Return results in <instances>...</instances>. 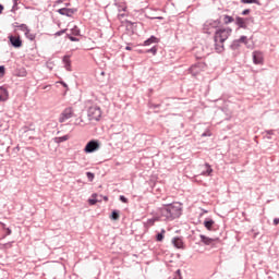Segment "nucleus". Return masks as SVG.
Here are the masks:
<instances>
[{"label":"nucleus","mask_w":279,"mask_h":279,"mask_svg":"<svg viewBox=\"0 0 279 279\" xmlns=\"http://www.w3.org/2000/svg\"><path fill=\"white\" fill-rule=\"evenodd\" d=\"M158 215H160L162 221H173V219H178L182 216V205L181 203L165 205L158 209Z\"/></svg>","instance_id":"obj_1"},{"label":"nucleus","mask_w":279,"mask_h":279,"mask_svg":"<svg viewBox=\"0 0 279 279\" xmlns=\"http://www.w3.org/2000/svg\"><path fill=\"white\" fill-rule=\"evenodd\" d=\"M220 24L221 22H219V20L206 21L203 25L204 34H213V32H217V27H219Z\"/></svg>","instance_id":"obj_2"},{"label":"nucleus","mask_w":279,"mask_h":279,"mask_svg":"<svg viewBox=\"0 0 279 279\" xmlns=\"http://www.w3.org/2000/svg\"><path fill=\"white\" fill-rule=\"evenodd\" d=\"M230 34H232V28L227 27V28H219L216 29L215 37L216 40H219L220 43H226L227 38L230 37Z\"/></svg>","instance_id":"obj_3"},{"label":"nucleus","mask_w":279,"mask_h":279,"mask_svg":"<svg viewBox=\"0 0 279 279\" xmlns=\"http://www.w3.org/2000/svg\"><path fill=\"white\" fill-rule=\"evenodd\" d=\"M87 117L89 121H99L101 119V108L98 106H92L88 108Z\"/></svg>","instance_id":"obj_4"},{"label":"nucleus","mask_w":279,"mask_h":279,"mask_svg":"<svg viewBox=\"0 0 279 279\" xmlns=\"http://www.w3.org/2000/svg\"><path fill=\"white\" fill-rule=\"evenodd\" d=\"M75 117V110L73 107H66L59 117V123H65L69 119H73Z\"/></svg>","instance_id":"obj_5"},{"label":"nucleus","mask_w":279,"mask_h":279,"mask_svg":"<svg viewBox=\"0 0 279 279\" xmlns=\"http://www.w3.org/2000/svg\"><path fill=\"white\" fill-rule=\"evenodd\" d=\"M98 149H99V141L92 140L86 144L84 151H85V154H93L94 151H97Z\"/></svg>","instance_id":"obj_6"},{"label":"nucleus","mask_w":279,"mask_h":279,"mask_svg":"<svg viewBox=\"0 0 279 279\" xmlns=\"http://www.w3.org/2000/svg\"><path fill=\"white\" fill-rule=\"evenodd\" d=\"M250 21H254V19L253 17L236 16L235 17V25H238V27L240 29H247V24L250 23Z\"/></svg>","instance_id":"obj_7"},{"label":"nucleus","mask_w":279,"mask_h":279,"mask_svg":"<svg viewBox=\"0 0 279 279\" xmlns=\"http://www.w3.org/2000/svg\"><path fill=\"white\" fill-rule=\"evenodd\" d=\"M204 69H206V64L204 62H198L190 68V73L195 77V75H199Z\"/></svg>","instance_id":"obj_8"},{"label":"nucleus","mask_w":279,"mask_h":279,"mask_svg":"<svg viewBox=\"0 0 279 279\" xmlns=\"http://www.w3.org/2000/svg\"><path fill=\"white\" fill-rule=\"evenodd\" d=\"M9 40L15 49H21L23 47V40H21V37H16L14 35L9 36Z\"/></svg>","instance_id":"obj_9"},{"label":"nucleus","mask_w":279,"mask_h":279,"mask_svg":"<svg viewBox=\"0 0 279 279\" xmlns=\"http://www.w3.org/2000/svg\"><path fill=\"white\" fill-rule=\"evenodd\" d=\"M253 62H254V64H264L265 57L263 56L262 51H254L253 52Z\"/></svg>","instance_id":"obj_10"},{"label":"nucleus","mask_w":279,"mask_h":279,"mask_svg":"<svg viewBox=\"0 0 279 279\" xmlns=\"http://www.w3.org/2000/svg\"><path fill=\"white\" fill-rule=\"evenodd\" d=\"M172 245L177 247V250H184V241L180 236H175L171 241Z\"/></svg>","instance_id":"obj_11"},{"label":"nucleus","mask_w":279,"mask_h":279,"mask_svg":"<svg viewBox=\"0 0 279 279\" xmlns=\"http://www.w3.org/2000/svg\"><path fill=\"white\" fill-rule=\"evenodd\" d=\"M214 43H215V51L217 53H223V51L226 50V48L223 47V44L226 41H220V40H217L216 37H214Z\"/></svg>","instance_id":"obj_12"},{"label":"nucleus","mask_w":279,"mask_h":279,"mask_svg":"<svg viewBox=\"0 0 279 279\" xmlns=\"http://www.w3.org/2000/svg\"><path fill=\"white\" fill-rule=\"evenodd\" d=\"M213 167H210V163L204 165V170L201 172V175H204L205 178L213 177Z\"/></svg>","instance_id":"obj_13"},{"label":"nucleus","mask_w":279,"mask_h":279,"mask_svg":"<svg viewBox=\"0 0 279 279\" xmlns=\"http://www.w3.org/2000/svg\"><path fill=\"white\" fill-rule=\"evenodd\" d=\"M58 13L61 14V16H73L75 9L62 8L58 10Z\"/></svg>","instance_id":"obj_14"},{"label":"nucleus","mask_w":279,"mask_h":279,"mask_svg":"<svg viewBox=\"0 0 279 279\" xmlns=\"http://www.w3.org/2000/svg\"><path fill=\"white\" fill-rule=\"evenodd\" d=\"M10 94L8 89L3 86L0 87V101H8Z\"/></svg>","instance_id":"obj_15"},{"label":"nucleus","mask_w":279,"mask_h":279,"mask_svg":"<svg viewBox=\"0 0 279 279\" xmlns=\"http://www.w3.org/2000/svg\"><path fill=\"white\" fill-rule=\"evenodd\" d=\"M199 238H201L202 243H204V245H213V243L217 241V240H215L213 238H208L204 234H201Z\"/></svg>","instance_id":"obj_16"},{"label":"nucleus","mask_w":279,"mask_h":279,"mask_svg":"<svg viewBox=\"0 0 279 279\" xmlns=\"http://www.w3.org/2000/svg\"><path fill=\"white\" fill-rule=\"evenodd\" d=\"M156 221H162V218L160 217L158 211H157V216H155L154 218H150L146 221V226L151 227L156 223Z\"/></svg>","instance_id":"obj_17"},{"label":"nucleus","mask_w":279,"mask_h":279,"mask_svg":"<svg viewBox=\"0 0 279 279\" xmlns=\"http://www.w3.org/2000/svg\"><path fill=\"white\" fill-rule=\"evenodd\" d=\"M114 5L118 7L119 12H125L128 10V5L123 1H116Z\"/></svg>","instance_id":"obj_18"},{"label":"nucleus","mask_w":279,"mask_h":279,"mask_svg":"<svg viewBox=\"0 0 279 279\" xmlns=\"http://www.w3.org/2000/svg\"><path fill=\"white\" fill-rule=\"evenodd\" d=\"M63 64H64V69H66L68 71H71V57L70 56L63 57Z\"/></svg>","instance_id":"obj_19"},{"label":"nucleus","mask_w":279,"mask_h":279,"mask_svg":"<svg viewBox=\"0 0 279 279\" xmlns=\"http://www.w3.org/2000/svg\"><path fill=\"white\" fill-rule=\"evenodd\" d=\"M154 43H158V38L156 36H150L144 41V46L149 47V45H154Z\"/></svg>","instance_id":"obj_20"},{"label":"nucleus","mask_w":279,"mask_h":279,"mask_svg":"<svg viewBox=\"0 0 279 279\" xmlns=\"http://www.w3.org/2000/svg\"><path fill=\"white\" fill-rule=\"evenodd\" d=\"M204 226L207 230H213V226H215V220L213 219H206L204 221Z\"/></svg>","instance_id":"obj_21"},{"label":"nucleus","mask_w":279,"mask_h":279,"mask_svg":"<svg viewBox=\"0 0 279 279\" xmlns=\"http://www.w3.org/2000/svg\"><path fill=\"white\" fill-rule=\"evenodd\" d=\"M69 140V135H63L61 137H54V143H57L58 145H60V143H64Z\"/></svg>","instance_id":"obj_22"},{"label":"nucleus","mask_w":279,"mask_h":279,"mask_svg":"<svg viewBox=\"0 0 279 279\" xmlns=\"http://www.w3.org/2000/svg\"><path fill=\"white\" fill-rule=\"evenodd\" d=\"M166 232H167V231H166L165 229H162L161 232L157 233V235H156V241H158L159 243H161V241L165 240V233H166Z\"/></svg>","instance_id":"obj_23"},{"label":"nucleus","mask_w":279,"mask_h":279,"mask_svg":"<svg viewBox=\"0 0 279 279\" xmlns=\"http://www.w3.org/2000/svg\"><path fill=\"white\" fill-rule=\"evenodd\" d=\"M223 23H225V25H230V23H234V17H232L230 15H225Z\"/></svg>","instance_id":"obj_24"},{"label":"nucleus","mask_w":279,"mask_h":279,"mask_svg":"<svg viewBox=\"0 0 279 279\" xmlns=\"http://www.w3.org/2000/svg\"><path fill=\"white\" fill-rule=\"evenodd\" d=\"M0 226H1L2 229L4 230L5 236H10V234H12V229L8 228V227L5 226V223L0 222Z\"/></svg>","instance_id":"obj_25"},{"label":"nucleus","mask_w":279,"mask_h":279,"mask_svg":"<svg viewBox=\"0 0 279 279\" xmlns=\"http://www.w3.org/2000/svg\"><path fill=\"white\" fill-rule=\"evenodd\" d=\"M239 47H241V43L239 41V39L233 40L231 44V49L233 51H236V49H239Z\"/></svg>","instance_id":"obj_26"},{"label":"nucleus","mask_w":279,"mask_h":279,"mask_svg":"<svg viewBox=\"0 0 279 279\" xmlns=\"http://www.w3.org/2000/svg\"><path fill=\"white\" fill-rule=\"evenodd\" d=\"M90 206H95V204H97V202H101V199L97 198V194L93 195V198L88 199Z\"/></svg>","instance_id":"obj_27"},{"label":"nucleus","mask_w":279,"mask_h":279,"mask_svg":"<svg viewBox=\"0 0 279 279\" xmlns=\"http://www.w3.org/2000/svg\"><path fill=\"white\" fill-rule=\"evenodd\" d=\"M110 219H112L113 221H119V210H113L111 213Z\"/></svg>","instance_id":"obj_28"},{"label":"nucleus","mask_w":279,"mask_h":279,"mask_svg":"<svg viewBox=\"0 0 279 279\" xmlns=\"http://www.w3.org/2000/svg\"><path fill=\"white\" fill-rule=\"evenodd\" d=\"M26 38H28V40H35L36 39V35H34L29 29L25 33Z\"/></svg>","instance_id":"obj_29"},{"label":"nucleus","mask_w":279,"mask_h":279,"mask_svg":"<svg viewBox=\"0 0 279 279\" xmlns=\"http://www.w3.org/2000/svg\"><path fill=\"white\" fill-rule=\"evenodd\" d=\"M146 53H153V56H156V53H158V48L154 46L153 48L148 49Z\"/></svg>","instance_id":"obj_30"},{"label":"nucleus","mask_w":279,"mask_h":279,"mask_svg":"<svg viewBox=\"0 0 279 279\" xmlns=\"http://www.w3.org/2000/svg\"><path fill=\"white\" fill-rule=\"evenodd\" d=\"M21 32H24V34L29 29V27L26 26V24H21L17 26Z\"/></svg>","instance_id":"obj_31"},{"label":"nucleus","mask_w":279,"mask_h":279,"mask_svg":"<svg viewBox=\"0 0 279 279\" xmlns=\"http://www.w3.org/2000/svg\"><path fill=\"white\" fill-rule=\"evenodd\" d=\"M241 43H243V45H247V36L243 35L238 39Z\"/></svg>","instance_id":"obj_32"},{"label":"nucleus","mask_w":279,"mask_h":279,"mask_svg":"<svg viewBox=\"0 0 279 279\" xmlns=\"http://www.w3.org/2000/svg\"><path fill=\"white\" fill-rule=\"evenodd\" d=\"M72 34H73V36H80V28L77 26H74L72 28Z\"/></svg>","instance_id":"obj_33"},{"label":"nucleus","mask_w":279,"mask_h":279,"mask_svg":"<svg viewBox=\"0 0 279 279\" xmlns=\"http://www.w3.org/2000/svg\"><path fill=\"white\" fill-rule=\"evenodd\" d=\"M87 175V180H89V182H93V180H95V174L93 172H86Z\"/></svg>","instance_id":"obj_34"},{"label":"nucleus","mask_w":279,"mask_h":279,"mask_svg":"<svg viewBox=\"0 0 279 279\" xmlns=\"http://www.w3.org/2000/svg\"><path fill=\"white\" fill-rule=\"evenodd\" d=\"M5 75V66L0 65V77H3Z\"/></svg>","instance_id":"obj_35"},{"label":"nucleus","mask_w":279,"mask_h":279,"mask_svg":"<svg viewBox=\"0 0 279 279\" xmlns=\"http://www.w3.org/2000/svg\"><path fill=\"white\" fill-rule=\"evenodd\" d=\"M242 3H258V0H241Z\"/></svg>","instance_id":"obj_36"},{"label":"nucleus","mask_w":279,"mask_h":279,"mask_svg":"<svg viewBox=\"0 0 279 279\" xmlns=\"http://www.w3.org/2000/svg\"><path fill=\"white\" fill-rule=\"evenodd\" d=\"M120 202H122V204H128V197L120 195Z\"/></svg>","instance_id":"obj_37"},{"label":"nucleus","mask_w":279,"mask_h":279,"mask_svg":"<svg viewBox=\"0 0 279 279\" xmlns=\"http://www.w3.org/2000/svg\"><path fill=\"white\" fill-rule=\"evenodd\" d=\"M63 34H66V29H61L54 34V36H62Z\"/></svg>","instance_id":"obj_38"},{"label":"nucleus","mask_w":279,"mask_h":279,"mask_svg":"<svg viewBox=\"0 0 279 279\" xmlns=\"http://www.w3.org/2000/svg\"><path fill=\"white\" fill-rule=\"evenodd\" d=\"M68 38H69V40H71L72 43H77V40H80V39H77L76 37H73V36H71V35H68Z\"/></svg>","instance_id":"obj_39"},{"label":"nucleus","mask_w":279,"mask_h":279,"mask_svg":"<svg viewBox=\"0 0 279 279\" xmlns=\"http://www.w3.org/2000/svg\"><path fill=\"white\" fill-rule=\"evenodd\" d=\"M250 12H252V10H250V9L242 11V16H247V14H250Z\"/></svg>","instance_id":"obj_40"},{"label":"nucleus","mask_w":279,"mask_h":279,"mask_svg":"<svg viewBox=\"0 0 279 279\" xmlns=\"http://www.w3.org/2000/svg\"><path fill=\"white\" fill-rule=\"evenodd\" d=\"M279 225V218H275L274 219V226H278Z\"/></svg>","instance_id":"obj_41"},{"label":"nucleus","mask_w":279,"mask_h":279,"mask_svg":"<svg viewBox=\"0 0 279 279\" xmlns=\"http://www.w3.org/2000/svg\"><path fill=\"white\" fill-rule=\"evenodd\" d=\"M54 3L56 5H60V3H64V0H57Z\"/></svg>","instance_id":"obj_42"},{"label":"nucleus","mask_w":279,"mask_h":279,"mask_svg":"<svg viewBox=\"0 0 279 279\" xmlns=\"http://www.w3.org/2000/svg\"><path fill=\"white\" fill-rule=\"evenodd\" d=\"M3 13V4H0V14Z\"/></svg>","instance_id":"obj_43"},{"label":"nucleus","mask_w":279,"mask_h":279,"mask_svg":"<svg viewBox=\"0 0 279 279\" xmlns=\"http://www.w3.org/2000/svg\"><path fill=\"white\" fill-rule=\"evenodd\" d=\"M125 49H126V51H132V47H130V46H126Z\"/></svg>","instance_id":"obj_44"},{"label":"nucleus","mask_w":279,"mask_h":279,"mask_svg":"<svg viewBox=\"0 0 279 279\" xmlns=\"http://www.w3.org/2000/svg\"><path fill=\"white\" fill-rule=\"evenodd\" d=\"M267 134H274V131H271V130L267 131Z\"/></svg>","instance_id":"obj_45"},{"label":"nucleus","mask_w":279,"mask_h":279,"mask_svg":"<svg viewBox=\"0 0 279 279\" xmlns=\"http://www.w3.org/2000/svg\"><path fill=\"white\" fill-rule=\"evenodd\" d=\"M104 201H105V202H108V196H105V197H104Z\"/></svg>","instance_id":"obj_46"},{"label":"nucleus","mask_w":279,"mask_h":279,"mask_svg":"<svg viewBox=\"0 0 279 279\" xmlns=\"http://www.w3.org/2000/svg\"><path fill=\"white\" fill-rule=\"evenodd\" d=\"M202 136H206V133H203Z\"/></svg>","instance_id":"obj_47"},{"label":"nucleus","mask_w":279,"mask_h":279,"mask_svg":"<svg viewBox=\"0 0 279 279\" xmlns=\"http://www.w3.org/2000/svg\"><path fill=\"white\" fill-rule=\"evenodd\" d=\"M177 274H179V275H180V270H177Z\"/></svg>","instance_id":"obj_48"},{"label":"nucleus","mask_w":279,"mask_h":279,"mask_svg":"<svg viewBox=\"0 0 279 279\" xmlns=\"http://www.w3.org/2000/svg\"><path fill=\"white\" fill-rule=\"evenodd\" d=\"M63 86H65V87H66V84H65V83H63Z\"/></svg>","instance_id":"obj_49"}]
</instances>
